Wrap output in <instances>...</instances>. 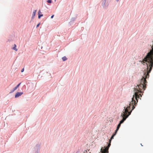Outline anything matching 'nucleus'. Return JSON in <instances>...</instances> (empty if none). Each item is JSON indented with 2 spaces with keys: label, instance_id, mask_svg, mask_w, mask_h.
Segmentation results:
<instances>
[{
  "label": "nucleus",
  "instance_id": "obj_1",
  "mask_svg": "<svg viewBox=\"0 0 153 153\" xmlns=\"http://www.w3.org/2000/svg\"><path fill=\"white\" fill-rule=\"evenodd\" d=\"M142 63H145L146 62H142ZM147 66L146 72L144 73V75L142 78L140 79L139 84L134 88V95L132 98V101L130 102L129 106L124 107V109L121 114L123 119L120 121V124L123 123L126 120L128 116L131 114V111L135 108V106L137 104L138 101L137 98L142 97L140 93H143L145 89L146 85L147 83L146 80V78H148L149 77V73L151 71L153 66V62H146Z\"/></svg>",
  "mask_w": 153,
  "mask_h": 153
},
{
  "label": "nucleus",
  "instance_id": "obj_2",
  "mask_svg": "<svg viewBox=\"0 0 153 153\" xmlns=\"http://www.w3.org/2000/svg\"><path fill=\"white\" fill-rule=\"evenodd\" d=\"M111 140H109V143H108V146L105 148V149H103V147H102L101 149L100 152H103V153H108V149H109V147H110L111 145Z\"/></svg>",
  "mask_w": 153,
  "mask_h": 153
},
{
  "label": "nucleus",
  "instance_id": "obj_3",
  "mask_svg": "<svg viewBox=\"0 0 153 153\" xmlns=\"http://www.w3.org/2000/svg\"><path fill=\"white\" fill-rule=\"evenodd\" d=\"M111 140H109V143H108V146L105 148V149H103V147H102L101 149L100 152H103V153H108V149H109V147H110L111 145Z\"/></svg>",
  "mask_w": 153,
  "mask_h": 153
},
{
  "label": "nucleus",
  "instance_id": "obj_4",
  "mask_svg": "<svg viewBox=\"0 0 153 153\" xmlns=\"http://www.w3.org/2000/svg\"><path fill=\"white\" fill-rule=\"evenodd\" d=\"M23 94V92H18L16 93L15 95V98H17L19 97V96H21L22 94Z\"/></svg>",
  "mask_w": 153,
  "mask_h": 153
},
{
  "label": "nucleus",
  "instance_id": "obj_5",
  "mask_svg": "<svg viewBox=\"0 0 153 153\" xmlns=\"http://www.w3.org/2000/svg\"><path fill=\"white\" fill-rule=\"evenodd\" d=\"M42 13L40 11V10H39L38 12V18L40 19L41 16H43V15L41 14Z\"/></svg>",
  "mask_w": 153,
  "mask_h": 153
},
{
  "label": "nucleus",
  "instance_id": "obj_6",
  "mask_svg": "<svg viewBox=\"0 0 153 153\" xmlns=\"http://www.w3.org/2000/svg\"><path fill=\"white\" fill-rule=\"evenodd\" d=\"M36 10H34L32 14V18L33 19L34 18V16L35 15L36 13Z\"/></svg>",
  "mask_w": 153,
  "mask_h": 153
},
{
  "label": "nucleus",
  "instance_id": "obj_7",
  "mask_svg": "<svg viewBox=\"0 0 153 153\" xmlns=\"http://www.w3.org/2000/svg\"><path fill=\"white\" fill-rule=\"evenodd\" d=\"M121 124L119 123V124L118 125L117 128V129L115 131L116 132V133H117V131L119 129V128Z\"/></svg>",
  "mask_w": 153,
  "mask_h": 153
},
{
  "label": "nucleus",
  "instance_id": "obj_8",
  "mask_svg": "<svg viewBox=\"0 0 153 153\" xmlns=\"http://www.w3.org/2000/svg\"><path fill=\"white\" fill-rule=\"evenodd\" d=\"M21 84V83H20L16 87H15L14 88V90H16L19 87V86Z\"/></svg>",
  "mask_w": 153,
  "mask_h": 153
},
{
  "label": "nucleus",
  "instance_id": "obj_9",
  "mask_svg": "<svg viewBox=\"0 0 153 153\" xmlns=\"http://www.w3.org/2000/svg\"><path fill=\"white\" fill-rule=\"evenodd\" d=\"M116 134V132L115 131V133L114 134H113V135H112V136L111 137L110 140H111L112 139H113L114 138V137L115 135Z\"/></svg>",
  "mask_w": 153,
  "mask_h": 153
},
{
  "label": "nucleus",
  "instance_id": "obj_10",
  "mask_svg": "<svg viewBox=\"0 0 153 153\" xmlns=\"http://www.w3.org/2000/svg\"><path fill=\"white\" fill-rule=\"evenodd\" d=\"M62 59L63 61H65L67 59V58L65 56H64L62 58Z\"/></svg>",
  "mask_w": 153,
  "mask_h": 153
},
{
  "label": "nucleus",
  "instance_id": "obj_11",
  "mask_svg": "<svg viewBox=\"0 0 153 153\" xmlns=\"http://www.w3.org/2000/svg\"><path fill=\"white\" fill-rule=\"evenodd\" d=\"M13 48V49L15 50V51H17V49L16 48V45L15 44Z\"/></svg>",
  "mask_w": 153,
  "mask_h": 153
},
{
  "label": "nucleus",
  "instance_id": "obj_12",
  "mask_svg": "<svg viewBox=\"0 0 153 153\" xmlns=\"http://www.w3.org/2000/svg\"><path fill=\"white\" fill-rule=\"evenodd\" d=\"M47 2L49 3H51L52 2L51 0H48L47 1Z\"/></svg>",
  "mask_w": 153,
  "mask_h": 153
},
{
  "label": "nucleus",
  "instance_id": "obj_13",
  "mask_svg": "<svg viewBox=\"0 0 153 153\" xmlns=\"http://www.w3.org/2000/svg\"><path fill=\"white\" fill-rule=\"evenodd\" d=\"M15 90H14V88L12 90H11L10 92V93H13Z\"/></svg>",
  "mask_w": 153,
  "mask_h": 153
},
{
  "label": "nucleus",
  "instance_id": "obj_14",
  "mask_svg": "<svg viewBox=\"0 0 153 153\" xmlns=\"http://www.w3.org/2000/svg\"><path fill=\"white\" fill-rule=\"evenodd\" d=\"M40 25V23L38 24L36 26V27H38Z\"/></svg>",
  "mask_w": 153,
  "mask_h": 153
},
{
  "label": "nucleus",
  "instance_id": "obj_15",
  "mask_svg": "<svg viewBox=\"0 0 153 153\" xmlns=\"http://www.w3.org/2000/svg\"><path fill=\"white\" fill-rule=\"evenodd\" d=\"M24 71V68H23V69H22L21 70V72H23Z\"/></svg>",
  "mask_w": 153,
  "mask_h": 153
},
{
  "label": "nucleus",
  "instance_id": "obj_16",
  "mask_svg": "<svg viewBox=\"0 0 153 153\" xmlns=\"http://www.w3.org/2000/svg\"><path fill=\"white\" fill-rule=\"evenodd\" d=\"M54 16V15H52V16H51V18H53V17Z\"/></svg>",
  "mask_w": 153,
  "mask_h": 153
},
{
  "label": "nucleus",
  "instance_id": "obj_17",
  "mask_svg": "<svg viewBox=\"0 0 153 153\" xmlns=\"http://www.w3.org/2000/svg\"><path fill=\"white\" fill-rule=\"evenodd\" d=\"M119 0H117V1H118Z\"/></svg>",
  "mask_w": 153,
  "mask_h": 153
},
{
  "label": "nucleus",
  "instance_id": "obj_18",
  "mask_svg": "<svg viewBox=\"0 0 153 153\" xmlns=\"http://www.w3.org/2000/svg\"><path fill=\"white\" fill-rule=\"evenodd\" d=\"M101 153H103V152H101Z\"/></svg>",
  "mask_w": 153,
  "mask_h": 153
},
{
  "label": "nucleus",
  "instance_id": "obj_19",
  "mask_svg": "<svg viewBox=\"0 0 153 153\" xmlns=\"http://www.w3.org/2000/svg\"><path fill=\"white\" fill-rule=\"evenodd\" d=\"M56 0H55V1H56Z\"/></svg>",
  "mask_w": 153,
  "mask_h": 153
}]
</instances>
